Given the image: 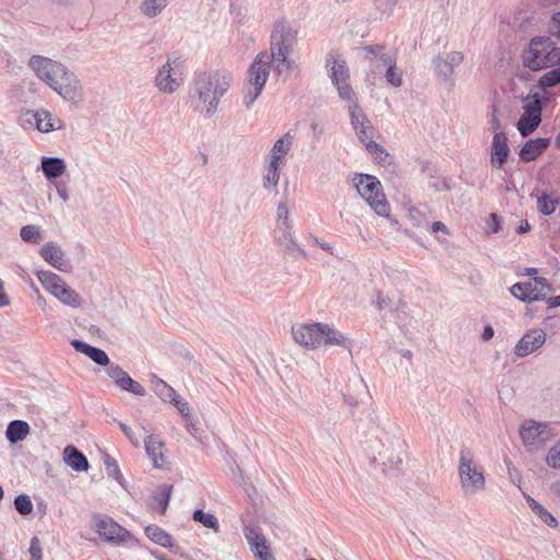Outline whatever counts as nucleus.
<instances>
[{"label": "nucleus", "instance_id": "obj_25", "mask_svg": "<svg viewBox=\"0 0 560 560\" xmlns=\"http://www.w3.org/2000/svg\"><path fill=\"white\" fill-rule=\"evenodd\" d=\"M549 138H536L528 140L520 151V159L523 162L536 160L549 145Z\"/></svg>", "mask_w": 560, "mask_h": 560}, {"label": "nucleus", "instance_id": "obj_7", "mask_svg": "<svg viewBox=\"0 0 560 560\" xmlns=\"http://www.w3.org/2000/svg\"><path fill=\"white\" fill-rule=\"evenodd\" d=\"M352 185L377 215L388 218L390 207L383 192L381 182L372 175L355 174Z\"/></svg>", "mask_w": 560, "mask_h": 560}, {"label": "nucleus", "instance_id": "obj_31", "mask_svg": "<svg viewBox=\"0 0 560 560\" xmlns=\"http://www.w3.org/2000/svg\"><path fill=\"white\" fill-rule=\"evenodd\" d=\"M529 509L532 512L546 525L549 527L556 528L558 526V521L556 517L548 512L540 503H538L534 498H532L527 493H523Z\"/></svg>", "mask_w": 560, "mask_h": 560}, {"label": "nucleus", "instance_id": "obj_63", "mask_svg": "<svg viewBox=\"0 0 560 560\" xmlns=\"http://www.w3.org/2000/svg\"><path fill=\"white\" fill-rule=\"evenodd\" d=\"M431 229L433 233L443 232L444 234H450L447 226L441 221L434 222Z\"/></svg>", "mask_w": 560, "mask_h": 560}, {"label": "nucleus", "instance_id": "obj_59", "mask_svg": "<svg viewBox=\"0 0 560 560\" xmlns=\"http://www.w3.org/2000/svg\"><path fill=\"white\" fill-rule=\"evenodd\" d=\"M257 560H275L272 552L269 549V546L265 549H259L253 552Z\"/></svg>", "mask_w": 560, "mask_h": 560}, {"label": "nucleus", "instance_id": "obj_5", "mask_svg": "<svg viewBox=\"0 0 560 560\" xmlns=\"http://www.w3.org/2000/svg\"><path fill=\"white\" fill-rule=\"evenodd\" d=\"M368 448L372 454V460L380 465L383 471L398 467L404 462L402 444L395 434L382 432L368 441Z\"/></svg>", "mask_w": 560, "mask_h": 560}, {"label": "nucleus", "instance_id": "obj_36", "mask_svg": "<svg viewBox=\"0 0 560 560\" xmlns=\"http://www.w3.org/2000/svg\"><path fill=\"white\" fill-rule=\"evenodd\" d=\"M279 164L269 162V165L267 166L262 177L264 188L267 190H276L279 184Z\"/></svg>", "mask_w": 560, "mask_h": 560}, {"label": "nucleus", "instance_id": "obj_15", "mask_svg": "<svg viewBox=\"0 0 560 560\" xmlns=\"http://www.w3.org/2000/svg\"><path fill=\"white\" fill-rule=\"evenodd\" d=\"M298 43V30L287 21H278L271 35V54H291Z\"/></svg>", "mask_w": 560, "mask_h": 560}, {"label": "nucleus", "instance_id": "obj_42", "mask_svg": "<svg viewBox=\"0 0 560 560\" xmlns=\"http://www.w3.org/2000/svg\"><path fill=\"white\" fill-rule=\"evenodd\" d=\"M523 115L541 117L542 105L538 102L537 96L530 93L523 100Z\"/></svg>", "mask_w": 560, "mask_h": 560}, {"label": "nucleus", "instance_id": "obj_3", "mask_svg": "<svg viewBox=\"0 0 560 560\" xmlns=\"http://www.w3.org/2000/svg\"><path fill=\"white\" fill-rule=\"evenodd\" d=\"M459 489L465 498H474L487 489L485 467L468 450H462L458 457Z\"/></svg>", "mask_w": 560, "mask_h": 560}, {"label": "nucleus", "instance_id": "obj_52", "mask_svg": "<svg viewBox=\"0 0 560 560\" xmlns=\"http://www.w3.org/2000/svg\"><path fill=\"white\" fill-rule=\"evenodd\" d=\"M171 491H172V486L164 485L162 487L161 498L159 499V505L161 508V513H165V511L168 506Z\"/></svg>", "mask_w": 560, "mask_h": 560}, {"label": "nucleus", "instance_id": "obj_35", "mask_svg": "<svg viewBox=\"0 0 560 560\" xmlns=\"http://www.w3.org/2000/svg\"><path fill=\"white\" fill-rule=\"evenodd\" d=\"M30 432V427L22 420L11 421L7 428V439L10 443L15 444L26 438Z\"/></svg>", "mask_w": 560, "mask_h": 560}, {"label": "nucleus", "instance_id": "obj_60", "mask_svg": "<svg viewBox=\"0 0 560 560\" xmlns=\"http://www.w3.org/2000/svg\"><path fill=\"white\" fill-rule=\"evenodd\" d=\"M534 281L537 283V289L540 291V293L547 294V292L551 290L546 278L535 277Z\"/></svg>", "mask_w": 560, "mask_h": 560}, {"label": "nucleus", "instance_id": "obj_14", "mask_svg": "<svg viewBox=\"0 0 560 560\" xmlns=\"http://www.w3.org/2000/svg\"><path fill=\"white\" fill-rule=\"evenodd\" d=\"M523 445L528 452H537L553 436V432L546 422L532 419L525 420L518 430Z\"/></svg>", "mask_w": 560, "mask_h": 560}, {"label": "nucleus", "instance_id": "obj_57", "mask_svg": "<svg viewBox=\"0 0 560 560\" xmlns=\"http://www.w3.org/2000/svg\"><path fill=\"white\" fill-rule=\"evenodd\" d=\"M549 32L552 36L560 39V12L552 15L549 23Z\"/></svg>", "mask_w": 560, "mask_h": 560}, {"label": "nucleus", "instance_id": "obj_4", "mask_svg": "<svg viewBox=\"0 0 560 560\" xmlns=\"http://www.w3.org/2000/svg\"><path fill=\"white\" fill-rule=\"evenodd\" d=\"M526 68L538 71L549 67L560 66V48L546 36H537L530 39L522 54Z\"/></svg>", "mask_w": 560, "mask_h": 560}, {"label": "nucleus", "instance_id": "obj_17", "mask_svg": "<svg viewBox=\"0 0 560 560\" xmlns=\"http://www.w3.org/2000/svg\"><path fill=\"white\" fill-rule=\"evenodd\" d=\"M28 66L51 89L67 68L65 65L43 56H33L28 61Z\"/></svg>", "mask_w": 560, "mask_h": 560}, {"label": "nucleus", "instance_id": "obj_43", "mask_svg": "<svg viewBox=\"0 0 560 560\" xmlns=\"http://www.w3.org/2000/svg\"><path fill=\"white\" fill-rule=\"evenodd\" d=\"M550 68L551 70L544 73L538 80V88H552L560 82V66Z\"/></svg>", "mask_w": 560, "mask_h": 560}, {"label": "nucleus", "instance_id": "obj_32", "mask_svg": "<svg viewBox=\"0 0 560 560\" xmlns=\"http://www.w3.org/2000/svg\"><path fill=\"white\" fill-rule=\"evenodd\" d=\"M144 533L147 537L156 545L168 549L174 547L172 536L159 526L149 525L144 528Z\"/></svg>", "mask_w": 560, "mask_h": 560}, {"label": "nucleus", "instance_id": "obj_54", "mask_svg": "<svg viewBox=\"0 0 560 560\" xmlns=\"http://www.w3.org/2000/svg\"><path fill=\"white\" fill-rule=\"evenodd\" d=\"M490 125L493 132H499L500 129V119H499V107L495 104H492L489 112Z\"/></svg>", "mask_w": 560, "mask_h": 560}, {"label": "nucleus", "instance_id": "obj_6", "mask_svg": "<svg viewBox=\"0 0 560 560\" xmlns=\"http://www.w3.org/2000/svg\"><path fill=\"white\" fill-rule=\"evenodd\" d=\"M270 74V57L268 52L258 54L250 65L247 79L243 86V104L250 108L261 94Z\"/></svg>", "mask_w": 560, "mask_h": 560}, {"label": "nucleus", "instance_id": "obj_47", "mask_svg": "<svg viewBox=\"0 0 560 560\" xmlns=\"http://www.w3.org/2000/svg\"><path fill=\"white\" fill-rule=\"evenodd\" d=\"M433 63H434L435 71L440 75H442L445 79H450L451 78V75L453 74L454 70L451 68V66H448V62L446 61V59L444 58V56L442 54L439 55L433 60Z\"/></svg>", "mask_w": 560, "mask_h": 560}, {"label": "nucleus", "instance_id": "obj_51", "mask_svg": "<svg viewBox=\"0 0 560 560\" xmlns=\"http://www.w3.org/2000/svg\"><path fill=\"white\" fill-rule=\"evenodd\" d=\"M171 402L174 404V406L184 417L187 418L191 415L188 401L182 398L178 394L177 397H174V399L171 400Z\"/></svg>", "mask_w": 560, "mask_h": 560}, {"label": "nucleus", "instance_id": "obj_2", "mask_svg": "<svg viewBox=\"0 0 560 560\" xmlns=\"http://www.w3.org/2000/svg\"><path fill=\"white\" fill-rule=\"evenodd\" d=\"M292 336L296 343L306 349L323 346L340 347L351 355V339L332 326L323 323L298 324L292 327Z\"/></svg>", "mask_w": 560, "mask_h": 560}, {"label": "nucleus", "instance_id": "obj_9", "mask_svg": "<svg viewBox=\"0 0 560 560\" xmlns=\"http://www.w3.org/2000/svg\"><path fill=\"white\" fill-rule=\"evenodd\" d=\"M365 59L376 69L386 70L385 78L388 84L398 88L402 83L401 71L396 68V57L383 46H368L363 48Z\"/></svg>", "mask_w": 560, "mask_h": 560}, {"label": "nucleus", "instance_id": "obj_38", "mask_svg": "<svg viewBox=\"0 0 560 560\" xmlns=\"http://www.w3.org/2000/svg\"><path fill=\"white\" fill-rule=\"evenodd\" d=\"M20 236L25 243L36 244L43 238V229L36 224H27L22 226Z\"/></svg>", "mask_w": 560, "mask_h": 560}, {"label": "nucleus", "instance_id": "obj_45", "mask_svg": "<svg viewBox=\"0 0 560 560\" xmlns=\"http://www.w3.org/2000/svg\"><path fill=\"white\" fill-rule=\"evenodd\" d=\"M14 506L21 515H28L33 511V503L27 494H19L14 499Z\"/></svg>", "mask_w": 560, "mask_h": 560}, {"label": "nucleus", "instance_id": "obj_33", "mask_svg": "<svg viewBox=\"0 0 560 560\" xmlns=\"http://www.w3.org/2000/svg\"><path fill=\"white\" fill-rule=\"evenodd\" d=\"M243 533L252 552L268 547L267 539L258 527L245 526Z\"/></svg>", "mask_w": 560, "mask_h": 560}, {"label": "nucleus", "instance_id": "obj_26", "mask_svg": "<svg viewBox=\"0 0 560 560\" xmlns=\"http://www.w3.org/2000/svg\"><path fill=\"white\" fill-rule=\"evenodd\" d=\"M270 57V66H273L275 72L282 77L295 72L299 69L295 60L291 58V54H268Z\"/></svg>", "mask_w": 560, "mask_h": 560}, {"label": "nucleus", "instance_id": "obj_58", "mask_svg": "<svg viewBox=\"0 0 560 560\" xmlns=\"http://www.w3.org/2000/svg\"><path fill=\"white\" fill-rule=\"evenodd\" d=\"M501 220L495 213L489 217L488 228L491 233H498L500 230Z\"/></svg>", "mask_w": 560, "mask_h": 560}, {"label": "nucleus", "instance_id": "obj_29", "mask_svg": "<svg viewBox=\"0 0 560 560\" xmlns=\"http://www.w3.org/2000/svg\"><path fill=\"white\" fill-rule=\"evenodd\" d=\"M65 463L75 471H86L89 462L74 446L68 445L63 451Z\"/></svg>", "mask_w": 560, "mask_h": 560}, {"label": "nucleus", "instance_id": "obj_40", "mask_svg": "<svg viewBox=\"0 0 560 560\" xmlns=\"http://www.w3.org/2000/svg\"><path fill=\"white\" fill-rule=\"evenodd\" d=\"M167 3L168 0H143L141 11L145 16L154 18L162 12Z\"/></svg>", "mask_w": 560, "mask_h": 560}, {"label": "nucleus", "instance_id": "obj_22", "mask_svg": "<svg viewBox=\"0 0 560 560\" xmlns=\"http://www.w3.org/2000/svg\"><path fill=\"white\" fill-rule=\"evenodd\" d=\"M511 294L522 302L545 301L546 293H540L537 283L534 280L527 282H517L510 289Z\"/></svg>", "mask_w": 560, "mask_h": 560}, {"label": "nucleus", "instance_id": "obj_12", "mask_svg": "<svg viewBox=\"0 0 560 560\" xmlns=\"http://www.w3.org/2000/svg\"><path fill=\"white\" fill-rule=\"evenodd\" d=\"M326 68L339 97L352 101L355 94L349 84L350 74L346 60L335 52H329L326 57Z\"/></svg>", "mask_w": 560, "mask_h": 560}, {"label": "nucleus", "instance_id": "obj_46", "mask_svg": "<svg viewBox=\"0 0 560 560\" xmlns=\"http://www.w3.org/2000/svg\"><path fill=\"white\" fill-rule=\"evenodd\" d=\"M155 393L165 401H171L174 399V397H177V393L174 390V388L162 380L156 382Z\"/></svg>", "mask_w": 560, "mask_h": 560}, {"label": "nucleus", "instance_id": "obj_16", "mask_svg": "<svg viewBox=\"0 0 560 560\" xmlns=\"http://www.w3.org/2000/svg\"><path fill=\"white\" fill-rule=\"evenodd\" d=\"M52 90L66 102L80 104L84 101V91L80 79L68 68L65 69Z\"/></svg>", "mask_w": 560, "mask_h": 560}, {"label": "nucleus", "instance_id": "obj_61", "mask_svg": "<svg viewBox=\"0 0 560 560\" xmlns=\"http://www.w3.org/2000/svg\"><path fill=\"white\" fill-rule=\"evenodd\" d=\"M10 305V298L4 291V283L0 280V307Z\"/></svg>", "mask_w": 560, "mask_h": 560}, {"label": "nucleus", "instance_id": "obj_53", "mask_svg": "<svg viewBox=\"0 0 560 560\" xmlns=\"http://www.w3.org/2000/svg\"><path fill=\"white\" fill-rule=\"evenodd\" d=\"M446 61L448 62V66L454 70L456 67H458L463 61V55L458 51H450L442 54Z\"/></svg>", "mask_w": 560, "mask_h": 560}, {"label": "nucleus", "instance_id": "obj_56", "mask_svg": "<svg viewBox=\"0 0 560 560\" xmlns=\"http://www.w3.org/2000/svg\"><path fill=\"white\" fill-rule=\"evenodd\" d=\"M506 466H508V476H509L510 481L513 485L521 487L522 476H521V472L518 471V469L516 467H514L511 463H508Z\"/></svg>", "mask_w": 560, "mask_h": 560}, {"label": "nucleus", "instance_id": "obj_41", "mask_svg": "<svg viewBox=\"0 0 560 560\" xmlns=\"http://www.w3.org/2000/svg\"><path fill=\"white\" fill-rule=\"evenodd\" d=\"M192 520L201 523L207 528L213 529L214 532H218L220 528L217 517L211 513H205L202 510H196L192 514Z\"/></svg>", "mask_w": 560, "mask_h": 560}, {"label": "nucleus", "instance_id": "obj_21", "mask_svg": "<svg viewBox=\"0 0 560 560\" xmlns=\"http://www.w3.org/2000/svg\"><path fill=\"white\" fill-rule=\"evenodd\" d=\"M107 374L121 390H126L141 397L147 394L145 388L140 383L131 378L119 365L110 364L107 369Z\"/></svg>", "mask_w": 560, "mask_h": 560}, {"label": "nucleus", "instance_id": "obj_34", "mask_svg": "<svg viewBox=\"0 0 560 560\" xmlns=\"http://www.w3.org/2000/svg\"><path fill=\"white\" fill-rule=\"evenodd\" d=\"M293 137L288 132L279 138L270 152V162L279 164L282 158L289 152Z\"/></svg>", "mask_w": 560, "mask_h": 560}, {"label": "nucleus", "instance_id": "obj_39", "mask_svg": "<svg viewBox=\"0 0 560 560\" xmlns=\"http://www.w3.org/2000/svg\"><path fill=\"white\" fill-rule=\"evenodd\" d=\"M559 205V199L552 195L542 194L537 199V208L545 215L552 214Z\"/></svg>", "mask_w": 560, "mask_h": 560}, {"label": "nucleus", "instance_id": "obj_55", "mask_svg": "<svg viewBox=\"0 0 560 560\" xmlns=\"http://www.w3.org/2000/svg\"><path fill=\"white\" fill-rule=\"evenodd\" d=\"M547 88H538V84L530 90V94L537 96L538 102L544 106L550 100V94L546 91Z\"/></svg>", "mask_w": 560, "mask_h": 560}, {"label": "nucleus", "instance_id": "obj_64", "mask_svg": "<svg viewBox=\"0 0 560 560\" xmlns=\"http://www.w3.org/2000/svg\"><path fill=\"white\" fill-rule=\"evenodd\" d=\"M493 335H494V331H493L492 327L491 326H486L483 328L481 338H482V340L488 341V340H490L493 337Z\"/></svg>", "mask_w": 560, "mask_h": 560}, {"label": "nucleus", "instance_id": "obj_11", "mask_svg": "<svg viewBox=\"0 0 560 560\" xmlns=\"http://www.w3.org/2000/svg\"><path fill=\"white\" fill-rule=\"evenodd\" d=\"M36 277L42 285L61 303L71 307L82 304L80 295L62 280L60 276L49 270H38Z\"/></svg>", "mask_w": 560, "mask_h": 560}, {"label": "nucleus", "instance_id": "obj_37", "mask_svg": "<svg viewBox=\"0 0 560 560\" xmlns=\"http://www.w3.org/2000/svg\"><path fill=\"white\" fill-rule=\"evenodd\" d=\"M541 122V117L522 115L517 121V129L523 137L533 133Z\"/></svg>", "mask_w": 560, "mask_h": 560}, {"label": "nucleus", "instance_id": "obj_50", "mask_svg": "<svg viewBox=\"0 0 560 560\" xmlns=\"http://www.w3.org/2000/svg\"><path fill=\"white\" fill-rule=\"evenodd\" d=\"M30 556L32 560H42L43 559V550L40 547L39 538L34 536L31 539L30 544Z\"/></svg>", "mask_w": 560, "mask_h": 560}, {"label": "nucleus", "instance_id": "obj_44", "mask_svg": "<svg viewBox=\"0 0 560 560\" xmlns=\"http://www.w3.org/2000/svg\"><path fill=\"white\" fill-rule=\"evenodd\" d=\"M293 228L290 217V209L285 202H280L277 207V228Z\"/></svg>", "mask_w": 560, "mask_h": 560}, {"label": "nucleus", "instance_id": "obj_30", "mask_svg": "<svg viewBox=\"0 0 560 560\" xmlns=\"http://www.w3.org/2000/svg\"><path fill=\"white\" fill-rule=\"evenodd\" d=\"M144 444L147 454L151 458L153 466L162 468L165 465V457L162 452V442L154 435H149L144 441Z\"/></svg>", "mask_w": 560, "mask_h": 560}, {"label": "nucleus", "instance_id": "obj_23", "mask_svg": "<svg viewBox=\"0 0 560 560\" xmlns=\"http://www.w3.org/2000/svg\"><path fill=\"white\" fill-rule=\"evenodd\" d=\"M510 155L508 139L504 132H495L491 143V165L500 170Z\"/></svg>", "mask_w": 560, "mask_h": 560}, {"label": "nucleus", "instance_id": "obj_48", "mask_svg": "<svg viewBox=\"0 0 560 560\" xmlns=\"http://www.w3.org/2000/svg\"><path fill=\"white\" fill-rule=\"evenodd\" d=\"M408 218L412 224L417 228H423L428 225V219L420 211L419 208L412 207L408 210Z\"/></svg>", "mask_w": 560, "mask_h": 560}, {"label": "nucleus", "instance_id": "obj_18", "mask_svg": "<svg viewBox=\"0 0 560 560\" xmlns=\"http://www.w3.org/2000/svg\"><path fill=\"white\" fill-rule=\"evenodd\" d=\"M23 120L35 125L39 132H50L52 130H60L63 122L60 118L46 109L26 110L23 114Z\"/></svg>", "mask_w": 560, "mask_h": 560}, {"label": "nucleus", "instance_id": "obj_28", "mask_svg": "<svg viewBox=\"0 0 560 560\" xmlns=\"http://www.w3.org/2000/svg\"><path fill=\"white\" fill-rule=\"evenodd\" d=\"M71 346L78 351L88 355L94 363L98 365H108L109 358L106 352L100 348L92 347L81 340H72Z\"/></svg>", "mask_w": 560, "mask_h": 560}, {"label": "nucleus", "instance_id": "obj_49", "mask_svg": "<svg viewBox=\"0 0 560 560\" xmlns=\"http://www.w3.org/2000/svg\"><path fill=\"white\" fill-rule=\"evenodd\" d=\"M546 463L552 468H560V441L549 450Z\"/></svg>", "mask_w": 560, "mask_h": 560}, {"label": "nucleus", "instance_id": "obj_1", "mask_svg": "<svg viewBox=\"0 0 560 560\" xmlns=\"http://www.w3.org/2000/svg\"><path fill=\"white\" fill-rule=\"evenodd\" d=\"M233 77L226 70L200 73L194 83V96L197 98L196 108L207 118L218 112L220 100L232 85Z\"/></svg>", "mask_w": 560, "mask_h": 560}, {"label": "nucleus", "instance_id": "obj_24", "mask_svg": "<svg viewBox=\"0 0 560 560\" xmlns=\"http://www.w3.org/2000/svg\"><path fill=\"white\" fill-rule=\"evenodd\" d=\"M293 228H279L276 229V242L277 244L292 256L305 257V252L299 246L295 236L292 232Z\"/></svg>", "mask_w": 560, "mask_h": 560}, {"label": "nucleus", "instance_id": "obj_27", "mask_svg": "<svg viewBox=\"0 0 560 560\" xmlns=\"http://www.w3.org/2000/svg\"><path fill=\"white\" fill-rule=\"evenodd\" d=\"M40 170L48 180L62 176L67 170L63 159L44 156L40 161Z\"/></svg>", "mask_w": 560, "mask_h": 560}, {"label": "nucleus", "instance_id": "obj_13", "mask_svg": "<svg viewBox=\"0 0 560 560\" xmlns=\"http://www.w3.org/2000/svg\"><path fill=\"white\" fill-rule=\"evenodd\" d=\"M94 529L104 541L113 545H127L132 547L138 544V540L129 530L107 516H95Z\"/></svg>", "mask_w": 560, "mask_h": 560}, {"label": "nucleus", "instance_id": "obj_20", "mask_svg": "<svg viewBox=\"0 0 560 560\" xmlns=\"http://www.w3.org/2000/svg\"><path fill=\"white\" fill-rule=\"evenodd\" d=\"M545 342L546 332L544 329H529L516 343L514 353L517 358H525L542 347Z\"/></svg>", "mask_w": 560, "mask_h": 560}, {"label": "nucleus", "instance_id": "obj_19", "mask_svg": "<svg viewBox=\"0 0 560 560\" xmlns=\"http://www.w3.org/2000/svg\"><path fill=\"white\" fill-rule=\"evenodd\" d=\"M39 255L49 266L61 272H69L71 270L66 253L56 242L45 243L39 249Z\"/></svg>", "mask_w": 560, "mask_h": 560}, {"label": "nucleus", "instance_id": "obj_10", "mask_svg": "<svg viewBox=\"0 0 560 560\" xmlns=\"http://www.w3.org/2000/svg\"><path fill=\"white\" fill-rule=\"evenodd\" d=\"M349 102L348 112L350 115V121L360 141L365 145L369 152L380 153V155L384 154L387 156L384 150L373 141L374 128L362 108L354 98ZM380 160L383 161V158L380 156Z\"/></svg>", "mask_w": 560, "mask_h": 560}, {"label": "nucleus", "instance_id": "obj_62", "mask_svg": "<svg viewBox=\"0 0 560 560\" xmlns=\"http://www.w3.org/2000/svg\"><path fill=\"white\" fill-rule=\"evenodd\" d=\"M119 427L121 431L128 436V439L131 441V443L135 446H139V441L133 438V433L129 427H127L125 423H119Z\"/></svg>", "mask_w": 560, "mask_h": 560}, {"label": "nucleus", "instance_id": "obj_8", "mask_svg": "<svg viewBox=\"0 0 560 560\" xmlns=\"http://www.w3.org/2000/svg\"><path fill=\"white\" fill-rule=\"evenodd\" d=\"M184 62L176 54L167 56L156 70L154 86L163 94H174L184 84Z\"/></svg>", "mask_w": 560, "mask_h": 560}]
</instances>
